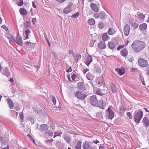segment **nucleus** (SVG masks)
<instances>
[{
  "instance_id": "1",
  "label": "nucleus",
  "mask_w": 149,
  "mask_h": 149,
  "mask_svg": "<svg viewBox=\"0 0 149 149\" xmlns=\"http://www.w3.org/2000/svg\"><path fill=\"white\" fill-rule=\"evenodd\" d=\"M146 46V44L141 41H135L132 45V47L135 51L138 52L144 48Z\"/></svg>"
},
{
  "instance_id": "2",
  "label": "nucleus",
  "mask_w": 149,
  "mask_h": 149,
  "mask_svg": "<svg viewBox=\"0 0 149 149\" xmlns=\"http://www.w3.org/2000/svg\"><path fill=\"white\" fill-rule=\"evenodd\" d=\"M143 115V112L141 110H136L134 113V120L137 124H138Z\"/></svg>"
},
{
  "instance_id": "3",
  "label": "nucleus",
  "mask_w": 149,
  "mask_h": 149,
  "mask_svg": "<svg viewBox=\"0 0 149 149\" xmlns=\"http://www.w3.org/2000/svg\"><path fill=\"white\" fill-rule=\"evenodd\" d=\"M74 93L75 96L80 100L84 99L86 97V94L83 93L79 91H76Z\"/></svg>"
},
{
  "instance_id": "4",
  "label": "nucleus",
  "mask_w": 149,
  "mask_h": 149,
  "mask_svg": "<svg viewBox=\"0 0 149 149\" xmlns=\"http://www.w3.org/2000/svg\"><path fill=\"white\" fill-rule=\"evenodd\" d=\"M105 115L107 118L110 119H112L114 117L113 113L109 107L106 110Z\"/></svg>"
},
{
  "instance_id": "5",
  "label": "nucleus",
  "mask_w": 149,
  "mask_h": 149,
  "mask_svg": "<svg viewBox=\"0 0 149 149\" xmlns=\"http://www.w3.org/2000/svg\"><path fill=\"white\" fill-rule=\"evenodd\" d=\"M90 102L91 104L93 106H96L98 101L95 95H93L90 97Z\"/></svg>"
},
{
  "instance_id": "6",
  "label": "nucleus",
  "mask_w": 149,
  "mask_h": 149,
  "mask_svg": "<svg viewBox=\"0 0 149 149\" xmlns=\"http://www.w3.org/2000/svg\"><path fill=\"white\" fill-rule=\"evenodd\" d=\"M139 65L143 67H145L148 65V62L142 58H139L138 60Z\"/></svg>"
},
{
  "instance_id": "7",
  "label": "nucleus",
  "mask_w": 149,
  "mask_h": 149,
  "mask_svg": "<svg viewBox=\"0 0 149 149\" xmlns=\"http://www.w3.org/2000/svg\"><path fill=\"white\" fill-rule=\"evenodd\" d=\"M73 5V3H69L68 6L64 8L63 10V13L65 14H67L70 12L72 11L71 8V6Z\"/></svg>"
},
{
  "instance_id": "8",
  "label": "nucleus",
  "mask_w": 149,
  "mask_h": 149,
  "mask_svg": "<svg viewBox=\"0 0 149 149\" xmlns=\"http://www.w3.org/2000/svg\"><path fill=\"white\" fill-rule=\"evenodd\" d=\"M130 26L128 24H125L124 27V32L125 35L126 36H128L129 34L130 31Z\"/></svg>"
},
{
  "instance_id": "9",
  "label": "nucleus",
  "mask_w": 149,
  "mask_h": 149,
  "mask_svg": "<svg viewBox=\"0 0 149 149\" xmlns=\"http://www.w3.org/2000/svg\"><path fill=\"white\" fill-rule=\"evenodd\" d=\"M107 90L104 89H99L96 91V94L100 96L105 95L107 94Z\"/></svg>"
},
{
  "instance_id": "10",
  "label": "nucleus",
  "mask_w": 149,
  "mask_h": 149,
  "mask_svg": "<svg viewBox=\"0 0 149 149\" xmlns=\"http://www.w3.org/2000/svg\"><path fill=\"white\" fill-rule=\"evenodd\" d=\"M15 42L16 43L20 46H22V38L21 36L19 35V33L18 34L16 40Z\"/></svg>"
},
{
  "instance_id": "11",
  "label": "nucleus",
  "mask_w": 149,
  "mask_h": 149,
  "mask_svg": "<svg viewBox=\"0 0 149 149\" xmlns=\"http://www.w3.org/2000/svg\"><path fill=\"white\" fill-rule=\"evenodd\" d=\"M77 89L81 91H84L86 90L84 84L81 82H79L77 83Z\"/></svg>"
},
{
  "instance_id": "12",
  "label": "nucleus",
  "mask_w": 149,
  "mask_h": 149,
  "mask_svg": "<svg viewBox=\"0 0 149 149\" xmlns=\"http://www.w3.org/2000/svg\"><path fill=\"white\" fill-rule=\"evenodd\" d=\"M1 72L2 74L6 75L8 77L10 75V73L9 72L8 68L7 66L4 67V68L3 69Z\"/></svg>"
},
{
  "instance_id": "13",
  "label": "nucleus",
  "mask_w": 149,
  "mask_h": 149,
  "mask_svg": "<svg viewBox=\"0 0 149 149\" xmlns=\"http://www.w3.org/2000/svg\"><path fill=\"white\" fill-rule=\"evenodd\" d=\"M92 59L91 56L90 55L88 56L86 60L85 64L88 66H89L90 63L92 62Z\"/></svg>"
},
{
  "instance_id": "14",
  "label": "nucleus",
  "mask_w": 149,
  "mask_h": 149,
  "mask_svg": "<svg viewBox=\"0 0 149 149\" xmlns=\"http://www.w3.org/2000/svg\"><path fill=\"white\" fill-rule=\"evenodd\" d=\"M143 124L146 127L149 126V120L146 117L144 118L142 121Z\"/></svg>"
},
{
  "instance_id": "15",
  "label": "nucleus",
  "mask_w": 149,
  "mask_h": 149,
  "mask_svg": "<svg viewBox=\"0 0 149 149\" xmlns=\"http://www.w3.org/2000/svg\"><path fill=\"white\" fill-rule=\"evenodd\" d=\"M98 47L100 49H102L106 48V45L104 42L100 41L98 44Z\"/></svg>"
},
{
  "instance_id": "16",
  "label": "nucleus",
  "mask_w": 149,
  "mask_h": 149,
  "mask_svg": "<svg viewBox=\"0 0 149 149\" xmlns=\"http://www.w3.org/2000/svg\"><path fill=\"white\" fill-rule=\"evenodd\" d=\"M115 70L120 75H122L125 73V70L123 68L121 69L120 68H116L115 69Z\"/></svg>"
},
{
  "instance_id": "17",
  "label": "nucleus",
  "mask_w": 149,
  "mask_h": 149,
  "mask_svg": "<svg viewBox=\"0 0 149 149\" xmlns=\"http://www.w3.org/2000/svg\"><path fill=\"white\" fill-rule=\"evenodd\" d=\"M7 102L9 106V107L10 109H13L14 107V104L12 102L11 100L9 98L7 99Z\"/></svg>"
},
{
  "instance_id": "18",
  "label": "nucleus",
  "mask_w": 149,
  "mask_h": 149,
  "mask_svg": "<svg viewBox=\"0 0 149 149\" xmlns=\"http://www.w3.org/2000/svg\"><path fill=\"white\" fill-rule=\"evenodd\" d=\"M91 7L92 9L95 12L98 11V8L97 6L93 3H91Z\"/></svg>"
},
{
  "instance_id": "19",
  "label": "nucleus",
  "mask_w": 149,
  "mask_h": 149,
  "mask_svg": "<svg viewBox=\"0 0 149 149\" xmlns=\"http://www.w3.org/2000/svg\"><path fill=\"white\" fill-rule=\"evenodd\" d=\"M5 36L8 38L10 42H15V39L8 33L5 34Z\"/></svg>"
},
{
  "instance_id": "20",
  "label": "nucleus",
  "mask_w": 149,
  "mask_h": 149,
  "mask_svg": "<svg viewBox=\"0 0 149 149\" xmlns=\"http://www.w3.org/2000/svg\"><path fill=\"white\" fill-rule=\"evenodd\" d=\"M82 147L84 149H89L90 148L89 142L85 141L83 144Z\"/></svg>"
},
{
  "instance_id": "21",
  "label": "nucleus",
  "mask_w": 149,
  "mask_h": 149,
  "mask_svg": "<svg viewBox=\"0 0 149 149\" xmlns=\"http://www.w3.org/2000/svg\"><path fill=\"white\" fill-rule=\"evenodd\" d=\"M110 85L112 92L114 93H116L117 92V90L115 85L113 83H111Z\"/></svg>"
},
{
  "instance_id": "22",
  "label": "nucleus",
  "mask_w": 149,
  "mask_h": 149,
  "mask_svg": "<svg viewBox=\"0 0 149 149\" xmlns=\"http://www.w3.org/2000/svg\"><path fill=\"white\" fill-rule=\"evenodd\" d=\"M20 14L22 15L25 16L27 14V11L23 8H21L19 10Z\"/></svg>"
},
{
  "instance_id": "23",
  "label": "nucleus",
  "mask_w": 149,
  "mask_h": 149,
  "mask_svg": "<svg viewBox=\"0 0 149 149\" xmlns=\"http://www.w3.org/2000/svg\"><path fill=\"white\" fill-rule=\"evenodd\" d=\"M2 148L3 149H8L9 148V146L7 144L6 141H3L1 143Z\"/></svg>"
},
{
  "instance_id": "24",
  "label": "nucleus",
  "mask_w": 149,
  "mask_h": 149,
  "mask_svg": "<svg viewBox=\"0 0 149 149\" xmlns=\"http://www.w3.org/2000/svg\"><path fill=\"white\" fill-rule=\"evenodd\" d=\"M48 126L46 124L41 125L40 126V129L42 131H45L49 128Z\"/></svg>"
},
{
  "instance_id": "25",
  "label": "nucleus",
  "mask_w": 149,
  "mask_h": 149,
  "mask_svg": "<svg viewBox=\"0 0 149 149\" xmlns=\"http://www.w3.org/2000/svg\"><path fill=\"white\" fill-rule=\"evenodd\" d=\"M96 106L98 107L101 109H103L104 106L102 100H100L98 101Z\"/></svg>"
},
{
  "instance_id": "26",
  "label": "nucleus",
  "mask_w": 149,
  "mask_h": 149,
  "mask_svg": "<svg viewBox=\"0 0 149 149\" xmlns=\"http://www.w3.org/2000/svg\"><path fill=\"white\" fill-rule=\"evenodd\" d=\"M107 45L111 49H113L115 47V44L112 41L109 42Z\"/></svg>"
},
{
  "instance_id": "27",
  "label": "nucleus",
  "mask_w": 149,
  "mask_h": 149,
  "mask_svg": "<svg viewBox=\"0 0 149 149\" xmlns=\"http://www.w3.org/2000/svg\"><path fill=\"white\" fill-rule=\"evenodd\" d=\"M147 24L145 23L140 24L139 26V29L141 30H145L147 28Z\"/></svg>"
},
{
  "instance_id": "28",
  "label": "nucleus",
  "mask_w": 149,
  "mask_h": 149,
  "mask_svg": "<svg viewBox=\"0 0 149 149\" xmlns=\"http://www.w3.org/2000/svg\"><path fill=\"white\" fill-rule=\"evenodd\" d=\"M128 53L127 49L125 48L123 49L121 52V55L124 57L126 56L127 55Z\"/></svg>"
},
{
  "instance_id": "29",
  "label": "nucleus",
  "mask_w": 149,
  "mask_h": 149,
  "mask_svg": "<svg viewBox=\"0 0 149 149\" xmlns=\"http://www.w3.org/2000/svg\"><path fill=\"white\" fill-rule=\"evenodd\" d=\"M34 111L37 114H39L40 113H42V110L40 109L38 107H34L33 108Z\"/></svg>"
},
{
  "instance_id": "30",
  "label": "nucleus",
  "mask_w": 149,
  "mask_h": 149,
  "mask_svg": "<svg viewBox=\"0 0 149 149\" xmlns=\"http://www.w3.org/2000/svg\"><path fill=\"white\" fill-rule=\"evenodd\" d=\"M81 55L79 54H76V56L74 57V59L76 60V62L77 63L79 59H80L81 58Z\"/></svg>"
},
{
  "instance_id": "31",
  "label": "nucleus",
  "mask_w": 149,
  "mask_h": 149,
  "mask_svg": "<svg viewBox=\"0 0 149 149\" xmlns=\"http://www.w3.org/2000/svg\"><path fill=\"white\" fill-rule=\"evenodd\" d=\"M108 38H109V37L107 33H104L102 36V39L103 41H105L106 40H108Z\"/></svg>"
},
{
  "instance_id": "32",
  "label": "nucleus",
  "mask_w": 149,
  "mask_h": 149,
  "mask_svg": "<svg viewBox=\"0 0 149 149\" xmlns=\"http://www.w3.org/2000/svg\"><path fill=\"white\" fill-rule=\"evenodd\" d=\"M81 143L82 141H78L75 147V148L77 149H81Z\"/></svg>"
},
{
  "instance_id": "33",
  "label": "nucleus",
  "mask_w": 149,
  "mask_h": 149,
  "mask_svg": "<svg viewBox=\"0 0 149 149\" xmlns=\"http://www.w3.org/2000/svg\"><path fill=\"white\" fill-rule=\"evenodd\" d=\"M100 18L101 19H103L105 18V15L104 12H101L99 13Z\"/></svg>"
},
{
  "instance_id": "34",
  "label": "nucleus",
  "mask_w": 149,
  "mask_h": 149,
  "mask_svg": "<svg viewBox=\"0 0 149 149\" xmlns=\"http://www.w3.org/2000/svg\"><path fill=\"white\" fill-rule=\"evenodd\" d=\"M88 22L91 25H93L95 24V20L93 19H89L88 20Z\"/></svg>"
},
{
  "instance_id": "35",
  "label": "nucleus",
  "mask_w": 149,
  "mask_h": 149,
  "mask_svg": "<svg viewBox=\"0 0 149 149\" xmlns=\"http://www.w3.org/2000/svg\"><path fill=\"white\" fill-rule=\"evenodd\" d=\"M30 22L29 21L26 22H25L24 24V26L25 28L27 29L28 28L29 26Z\"/></svg>"
},
{
  "instance_id": "36",
  "label": "nucleus",
  "mask_w": 149,
  "mask_h": 149,
  "mask_svg": "<svg viewBox=\"0 0 149 149\" xmlns=\"http://www.w3.org/2000/svg\"><path fill=\"white\" fill-rule=\"evenodd\" d=\"M139 16V18L141 19H144L145 17V15H143L141 13H139L138 15Z\"/></svg>"
},
{
  "instance_id": "37",
  "label": "nucleus",
  "mask_w": 149,
  "mask_h": 149,
  "mask_svg": "<svg viewBox=\"0 0 149 149\" xmlns=\"http://www.w3.org/2000/svg\"><path fill=\"white\" fill-rule=\"evenodd\" d=\"M131 26L135 28V29H136L138 27L139 24L136 22H134V23H132Z\"/></svg>"
},
{
  "instance_id": "38",
  "label": "nucleus",
  "mask_w": 149,
  "mask_h": 149,
  "mask_svg": "<svg viewBox=\"0 0 149 149\" xmlns=\"http://www.w3.org/2000/svg\"><path fill=\"white\" fill-rule=\"evenodd\" d=\"M50 97L52 99L53 103L54 104H55L56 103V100L54 96L53 95H52Z\"/></svg>"
},
{
  "instance_id": "39",
  "label": "nucleus",
  "mask_w": 149,
  "mask_h": 149,
  "mask_svg": "<svg viewBox=\"0 0 149 149\" xmlns=\"http://www.w3.org/2000/svg\"><path fill=\"white\" fill-rule=\"evenodd\" d=\"M27 136L34 143H35V140L32 137L31 135L29 134H27Z\"/></svg>"
},
{
  "instance_id": "40",
  "label": "nucleus",
  "mask_w": 149,
  "mask_h": 149,
  "mask_svg": "<svg viewBox=\"0 0 149 149\" xmlns=\"http://www.w3.org/2000/svg\"><path fill=\"white\" fill-rule=\"evenodd\" d=\"M98 26L99 27L100 29H102L104 27L103 24L102 22H100L99 23V24H98Z\"/></svg>"
},
{
  "instance_id": "41",
  "label": "nucleus",
  "mask_w": 149,
  "mask_h": 149,
  "mask_svg": "<svg viewBox=\"0 0 149 149\" xmlns=\"http://www.w3.org/2000/svg\"><path fill=\"white\" fill-rule=\"evenodd\" d=\"M120 110L121 113L123 114L125 111V109L123 106L121 107L120 109Z\"/></svg>"
},
{
  "instance_id": "42",
  "label": "nucleus",
  "mask_w": 149,
  "mask_h": 149,
  "mask_svg": "<svg viewBox=\"0 0 149 149\" xmlns=\"http://www.w3.org/2000/svg\"><path fill=\"white\" fill-rule=\"evenodd\" d=\"M62 132H60L59 133L58 132H55L54 133V138H55L56 136H60V135L62 134Z\"/></svg>"
},
{
  "instance_id": "43",
  "label": "nucleus",
  "mask_w": 149,
  "mask_h": 149,
  "mask_svg": "<svg viewBox=\"0 0 149 149\" xmlns=\"http://www.w3.org/2000/svg\"><path fill=\"white\" fill-rule=\"evenodd\" d=\"M64 139L68 143H69L70 142V140L68 136H65L64 137Z\"/></svg>"
},
{
  "instance_id": "44",
  "label": "nucleus",
  "mask_w": 149,
  "mask_h": 149,
  "mask_svg": "<svg viewBox=\"0 0 149 149\" xmlns=\"http://www.w3.org/2000/svg\"><path fill=\"white\" fill-rule=\"evenodd\" d=\"M45 133H47L49 136H52L53 135V133L51 131H48L45 132Z\"/></svg>"
},
{
  "instance_id": "45",
  "label": "nucleus",
  "mask_w": 149,
  "mask_h": 149,
  "mask_svg": "<svg viewBox=\"0 0 149 149\" xmlns=\"http://www.w3.org/2000/svg\"><path fill=\"white\" fill-rule=\"evenodd\" d=\"M29 120L31 122L32 124L34 123L35 121L33 118L30 117L29 118Z\"/></svg>"
},
{
  "instance_id": "46",
  "label": "nucleus",
  "mask_w": 149,
  "mask_h": 149,
  "mask_svg": "<svg viewBox=\"0 0 149 149\" xmlns=\"http://www.w3.org/2000/svg\"><path fill=\"white\" fill-rule=\"evenodd\" d=\"M107 33L109 35H111L113 34V32L111 30V28H110L109 29Z\"/></svg>"
},
{
  "instance_id": "47",
  "label": "nucleus",
  "mask_w": 149,
  "mask_h": 149,
  "mask_svg": "<svg viewBox=\"0 0 149 149\" xmlns=\"http://www.w3.org/2000/svg\"><path fill=\"white\" fill-rule=\"evenodd\" d=\"M26 44L29 46L32 47L34 45V43H32L29 42H27L26 43Z\"/></svg>"
},
{
  "instance_id": "48",
  "label": "nucleus",
  "mask_w": 149,
  "mask_h": 149,
  "mask_svg": "<svg viewBox=\"0 0 149 149\" xmlns=\"http://www.w3.org/2000/svg\"><path fill=\"white\" fill-rule=\"evenodd\" d=\"M79 15V13L77 12L75 14L73 15L72 16V17L76 18H77L78 17Z\"/></svg>"
},
{
  "instance_id": "49",
  "label": "nucleus",
  "mask_w": 149,
  "mask_h": 149,
  "mask_svg": "<svg viewBox=\"0 0 149 149\" xmlns=\"http://www.w3.org/2000/svg\"><path fill=\"white\" fill-rule=\"evenodd\" d=\"M95 71L97 73L99 74L101 73V70L100 68H97L95 69Z\"/></svg>"
},
{
  "instance_id": "50",
  "label": "nucleus",
  "mask_w": 149,
  "mask_h": 149,
  "mask_svg": "<svg viewBox=\"0 0 149 149\" xmlns=\"http://www.w3.org/2000/svg\"><path fill=\"white\" fill-rule=\"evenodd\" d=\"M127 116L129 117V118L130 119H131L132 118V116L131 113L130 112H128L127 113Z\"/></svg>"
},
{
  "instance_id": "51",
  "label": "nucleus",
  "mask_w": 149,
  "mask_h": 149,
  "mask_svg": "<svg viewBox=\"0 0 149 149\" xmlns=\"http://www.w3.org/2000/svg\"><path fill=\"white\" fill-rule=\"evenodd\" d=\"M124 47V45H120L117 48V50H119L120 49L123 48Z\"/></svg>"
},
{
  "instance_id": "52",
  "label": "nucleus",
  "mask_w": 149,
  "mask_h": 149,
  "mask_svg": "<svg viewBox=\"0 0 149 149\" xmlns=\"http://www.w3.org/2000/svg\"><path fill=\"white\" fill-rule=\"evenodd\" d=\"M77 75L74 74H73L71 76L72 79L73 81L75 80V79L77 77Z\"/></svg>"
},
{
  "instance_id": "53",
  "label": "nucleus",
  "mask_w": 149,
  "mask_h": 149,
  "mask_svg": "<svg viewBox=\"0 0 149 149\" xmlns=\"http://www.w3.org/2000/svg\"><path fill=\"white\" fill-rule=\"evenodd\" d=\"M25 33L26 35H29L31 33V31L29 29H27L25 30Z\"/></svg>"
},
{
  "instance_id": "54",
  "label": "nucleus",
  "mask_w": 149,
  "mask_h": 149,
  "mask_svg": "<svg viewBox=\"0 0 149 149\" xmlns=\"http://www.w3.org/2000/svg\"><path fill=\"white\" fill-rule=\"evenodd\" d=\"M1 27L2 28L4 29L5 30L7 31H8V32H9V31H8V29L7 27L5 25H3L1 26Z\"/></svg>"
},
{
  "instance_id": "55",
  "label": "nucleus",
  "mask_w": 149,
  "mask_h": 149,
  "mask_svg": "<svg viewBox=\"0 0 149 149\" xmlns=\"http://www.w3.org/2000/svg\"><path fill=\"white\" fill-rule=\"evenodd\" d=\"M19 116L20 117V118L22 119V122H23V118H24V116H23V113H20V114H19Z\"/></svg>"
},
{
  "instance_id": "56",
  "label": "nucleus",
  "mask_w": 149,
  "mask_h": 149,
  "mask_svg": "<svg viewBox=\"0 0 149 149\" xmlns=\"http://www.w3.org/2000/svg\"><path fill=\"white\" fill-rule=\"evenodd\" d=\"M94 15L95 18H97L98 17H100L99 14L96 13H95Z\"/></svg>"
},
{
  "instance_id": "57",
  "label": "nucleus",
  "mask_w": 149,
  "mask_h": 149,
  "mask_svg": "<svg viewBox=\"0 0 149 149\" xmlns=\"http://www.w3.org/2000/svg\"><path fill=\"white\" fill-rule=\"evenodd\" d=\"M23 4V1H20L19 3H17V5L19 6H22Z\"/></svg>"
},
{
  "instance_id": "58",
  "label": "nucleus",
  "mask_w": 149,
  "mask_h": 149,
  "mask_svg": "<svg viewBox=\"0 0 149 149\" xmlns=\"http://www.w3.org/2000/svg\"><path fill=\"white\" fill-rule=\"evenodd\" d=\"M36 19L35 18H33L32 19V22H33V24H34L36 22Z\"/></svg>"
},
{
  "instance_id": "59",
  "label": "nucleus",
  "mask_w": 149,
  "mask_h": 149,
  "mask_svg": "<svg viewBox=\"0 0 149 149\" xmlns=\"http://www.w3.org/2000/svg\"><path fill=\"white\" fill-rule=\"evenodd\" d=\"M88 71V69L87 68H84V69L83 73L84 74H85Z\"/></svg>"
},
{
  "instance_id": "60",
  "label": "nucleus",
  "mask_w": 149,
  "mask_h": 149,
  "mask_svg": "<svg viewBox=\"0 0 149 149\" xmlns=\"http://www.w3.org/2000/svg\"><path fill=\"white\" fill-rule=\"evenodd\" d=\"M52 53L53 54V55L54 56L55 58H56L57 57V54L56 53L54 52H52Z\"/></svg>"
},
{
  "instance_id": "61",
  "label": "nucleus",
  "mask_w": 149,
  "mask_h": 149,
  "mask_svg": "<svg viewBox=\"0 0 149 149\" xmlns=\"http://www.w3.org/2000/svg\"><path fill=\"white\" fill-rule=\"evenodd\" d=\"M146 69L147 71L146 72L147 74L149 75V67H147L146 68Z\"/></svg>"
},
{
  "instance_id": "62",
  "label": "nucleus",
  "mask_w": 149,
  "mask_h": 149,
  "mask_svg": "<svg viewBox=\"0 0 149 149\" xmlns=\"http://www.w3.org/2000/svg\"><path fill=\"white\" fill-rule=\"evenodd\" d=\"M72 70V68H71V67H70L66 71V72H71Z\"/></svg>"
},
{
  "instance_id": "63",
  "label": "nucleus",
  "mask_w": 149,
  "mask_h": 149,
  "mask_svg": "<svg viewBox=\"0 0 149 149\" xmlns=\"http://www.w3.org/2000/svg\"><path fill=\"white\" fill-rule=\"evenodd\" d=\"M57 1L60 3H62L65 1L66 0H56Z\"/></svg>"
},
{
  "instance_id": "64",
  "label": "nucleus",
  "mask_w": 149,
  "mask_h": 149,
  "mask_svg": "<svg viewBox=\"0 0 149 149\" xmlns=\"http://www.w3.org/2000/svg\"><path fill=\"white\" fill-rule=\"evenodd\" d=\"M32 6L34 8H35L36 7V6L35 5V2L34 1H32Z\"/></svg>"
}]
</instances>
